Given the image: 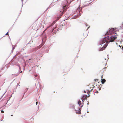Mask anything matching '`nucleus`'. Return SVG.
I'll use <instances>...</instances> for the list:
<instances>
[{"instance_id":"obj_1","label":"nucleus","mask_w":123,"mask_h":123,"mask_svg":"<svg viewBox=\"0 0 123 123\" xmlns=\"http://www.w3.org/2000/svg\"><path fill=\"white\" fill-rule=\"evenodd\" d=\"M109 38V37H106L105 38L103 39L102 40L101 42V44H102L103 43H105V42H106V43L101 48L99 51H102L104 50L105 48H106L108 45V39Z\"/></svg>"},{"instance_id":"obj_2","label":"nucleus","mask_w":123,"mask_h":123,"mask_svg":"<svg viewBox=\"0 0 123 123\" xmlns=\"http://www.w3.org/2000/svg\"><path fill=\"white\" fill-rule=\"evenodd\" d=\"M116 29H114V28H111V29L109 30V32H107L108 34L110 35L112 34H116Z\"/></svg>"},{"instance_id":"obj_3","label":"nucleus","mask_w":123,"mask_h":123,"mask_svg":"<svg viewBox=\"0 0 123 123\" xmlns=\"http://www.w3.org/2000/svg\"><path fill=\"white\" fill-rule=\"evenodd\" d=\"M117 38L116 36H112L110 38L109 42H113L114 40Z\"/></svg>"},{"instance_id":"obj_4","label":"nucleus","mask_w":123,"mask_h":123,"mask_svg":"<svg viewBox=\"0 0 123 123\" xmlns=\"http://www.w3.org/2000/svg\"><path fill=\"white\" fill-rule=\"evenodd\" d=\"M54 22H53L48 27H47L46 28L44 31V32L46 31L47 30L49 27H51L53 25L55 24Z\"/></svg>"},{"instance_id":"obj_5","label":"nucleus","mask_w":123,"mask_h":123,"mask_svg":"<svg viewBox=\"0 0 123 123\" xmlns=\"http://www.w3.org/2000/svg\"><path fill=\"white\" fill-rule=\"evenodd\" d=\"M87 95H84L83 97L82 98V100L83 101L84 100H85V99H86L87 98Z\"/></svg>"},{"instance_id":"obj_6","label":"nucleus","mask_w":123,"mask_h":123,"mask_svg":"<svg viewBox=\"0 0 123 123\" xmlns=\"http://www.w3.org/2000/svg\"><path fill=\"white\" fill-rule=\"evenodd\" d=\"M81 109L80 108H79V110L77 111L76 110V113L77 114H81Z\"/></svg>"},{"instance_id":"obj_7","label":"nucleus","mask_w":123,"mask_h":123,"mask_svg":"<svg viewBox=\"0 0 123 123\" xmlns=\"http://www.w3.org/2000/svg\"><path fill=\"white\" fill-rule=\"evenodd\" d=\"M102 79L101 82L103 84L106 81V80L104 79Z\"/></svg>"},{"instance_id":"obj_8","label":"nucleus","mask_w":123,"mask_h":123,"mask_svg":"<svg viewBox=\"0 0 123 123\" xmlns=\"http://www.w3.org/2000/svg\"><path fill=\"white\" fill-rule=\"evenodd\" d=\"M78 104L81 107H82V105H81V103L80 100H79L78 102Z\"/></svg>"},{"instance_id":"obj_9","label":"nucleus","mask_w":123,"mask_h":123,"mask_svg":"<svg viewBox=\"0 0 123 123\" xmlns=\"http://www.w3.org/2000/svg\"><path fill=\"white\" fill-rule=\"evenodd\" d=\"M108 59H107H107H106L105 58H103V61H104V60H105V62H107V60H108Z\"/></svg>"},{"instance_id":"obj_10","label":"nucleus","mask_w":123,"mask_h":123,"mask_svg":"<svg viewBox=\"0 0 123 123\" xmlns=\"http://www.w3.org/2000/svg\"><path fill=\"white\" fill-rule=\"evenodd\" d=\"M66 5H65V6H64L63 7V11L65 9V8H66Z\"/></svg>"},{"instance_id":"obj_11","label":"nucleus","mask_w":123,"mask_h":123,"mask_svg":"<svg viewBox=\"0 0 123 123\" xmlns=\"http://www.w3.org/2000/svg\"><path fill=\"white\" fill-rule=\"evenodd\" d=\"M90 91L89 90H88V91H87V93L88 94V93H90Z\"/></svg>"},{"instance_id":"obj_12","label":"nucleus","mask_w":123,"mask_h":123,"mask_svg":"<svg viewBox=\"0 0 123 123\" xmlns=\"http://www.w3.org/2000/svg\"><path fill=\"white\" fill-rule=\"evenodd\" d=\"M1 113H4V111H3L2 110V111H1Z\"/></svg>"},{"instance_id":"obj_13","label":"nucleus","mask_w":123,"mask_h":123,"mask_svg":"<svg viewBox=\"0 0 123 123\" xmlns=\"http://www.w3.org/2000/svg\"><path fill=\"white\" fill-rule=\"evenodd\" d=\"M6 35H8V32H7L6 34Z\"/></svg>"},{"instance_id":"obj_14","label":"nucleus","mask_w":123,"mask_h":123,"mask_svg":"<svg viewBox=\"0 0 123 123\" xmlns=\"http://www.w3.org/2000/svg\"><path fill=\"white\" fill-rule=\"evenodd\" d=\"M37 103H38V102H36V105H37Z\"/></svg>"},{"instance_id":"obj_15","label":"nucleus","mask_w":123,"mask_h":123,"mask_svg":"<svg viewBox=\"0 0 123 123\" xmlns=\"http://www.w3.org/2000/svg\"><path fill=\"white\" fill-rule=\"evenodd\" d=\"M107 68L106 67H105L104 68H105V69H106V68Z\"/></svg>"},{"instance_id":"obj_16","label":"nucleus","mask_w":123,"mask_h":123,"mask_svg":"<svg viewBox=\"0 0 123 123\" xmlns=\"http://www.w3.org/2000/svg\"><path fill=\"white\" fill-rule=\"evenodd\" d=\"M90 96V95H89L88 96H87V97H89Z\"/></svg>"},{"instance_id":"obj_17","label":"nucleus","mask_w":123,"mask_h":123,"mask_svg":"<svg viewBox=\"0 0 123 123\" xmlns=\"http://www.w3.org/2000/svg\"><path fill=\"white\" fill-rule=\"evenodd\" d=\"M92 90V89L91 90H90V92H91V91Z\"/></svg>"},{"instance_id":"obj_18","label":"nucleus","mask_w":123,"mask_h":123,"mask_svg":"<svg viewBox=\"0 0 123 123\" xmlns=\"http://www.w3.org/2000/svg\"><path fill=\"white\" fill-rule=\"evenodd\" d=\"M84 92H85V93H86V91H84Z\"/></svg>"},{"instance_id":"obj_19","label":"nucleus","mask_w":123,"mask_h":123,"mask_svg":"<svg viewBox=\"0 0 123 123\" xmlns=\"http://www.w3.org/2000/svg\"><path fill=\"white\" fill-rule=\"evenodd\" d=\"M119 47H121V46L120 45H119Z\"/></svg>"},{"instance_id":"obj_20","label":"nucleus","mask_w":123,"mask_h":123,"mask_svg":"<svg viewBox=\"0 0 123 123\" xmlns=\"http://www.w3.org/2000/svg\"><path fill=\"white\" fill-rule=\"evenodd\" d=\"M35 76H37V75H36Z\"/></svg>"},{"instance_id":"obj_21","label":"nucleus","mask_w":123,"mask_h":123,"mask_svg":"<svg viewBox=\"0 0 123 123\" xmlns=\"http://www.w3.org/2000/svg\"><path fill=\"white\" fill-rule=\"evenodd\" d=\"M31 60V59H30L29 60V61H30Z\"/></svg>"}]
</instances>
